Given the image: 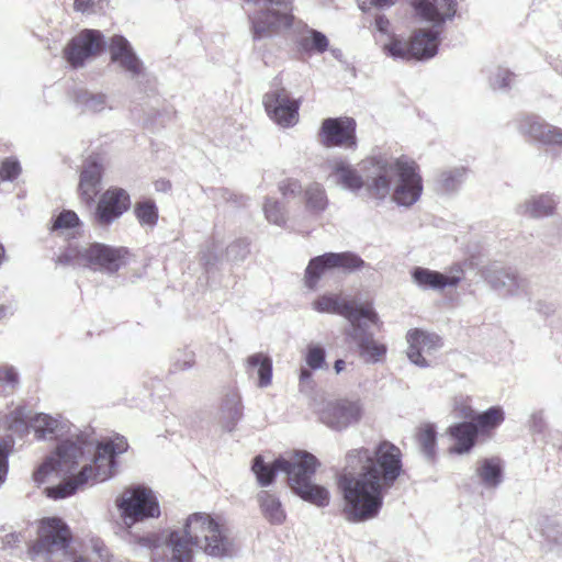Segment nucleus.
<instances>
[{
	"instance_id": "7c9ffc66",
	"label": "nucleus",
	"mask_w": 562,
	"mask_h": 562,
	"mask_svg": "<svg viewBox=\"0 0 562 562\" xmlns=\"http://www.w3.org/2000/svg\"><path fill=\"white\" fill-rule=\"evenodd\" d=\"M72 102L82 113H98L108 108V98L101 92H91L85 88L72 91Z\"/></svg>"
},
{
	"instance_id": "a211bd4d",
	"label": "nucleus",
	"mask_w": 562,
	"mask_h": 562,
	"mask_svg": "<svg viewBox=\"0 0 562 562\" xmlns=\"http://www.w3.org/2000/svg\"><path fill=\"white\" fill-rule=\"evenodd\" d=\"M371 156L361 162V171L363 176L359 173L348 161L342 158H334L327 161L329 169V176L335 179V182L342 189L350 192L357 193L362 188L368 191V175L370 173Z\"/></svg>"
},
{
	"instance_id": "603ef678",
	"label": "nucleus",
	"mask_w": 562,
	"mask_h": 562,
	"mask_svg": "<svg viewBox=\"0 0 562 562\" xmlns=\"http://www.w3.org/2000/svg\"><path fill=\"white\" fill-rule=\"evenodd\" d=\"M471 400L468 396H457L453 400V411L457 417L462 419H471L473 422L475 412L470 404Z\"/></svg>"
},
{
	"instance_id": "ea45409f",
	"label": "nucleus",
	"mask_w": 562,
	"mask_h": 562,
	"mask_svg": "<svg viewBox=\"0 0 562 562\" xmlns=\"http://www.w3.org/2000/svg\"><path fill=\"white\" fill-rule=\"evenodd\" d=\"M467 169L464 167H453L440 172L438 186L445 192H454L464 182Z\"/></svg>"
},
{
	"instance_id": "0e129e2a",
	"label": "nucleus",
	"mask_w": 562,
	"mask_h": 562,
	"mask_svg": "<svg viewBox=\"0 0 562 562\" xmlns=\"http://www.w3.org/2000/svg\"><path fill=\"white\" fill-rule=\"evenodd\" d=\"M535 310L543 316L553 315L555 312V305L552 302L539 300L535 303Z\"/></svg>"
},
{
	"instance_id": "ddd939ff",
	"label": "nucleus",
	"mask_w": 562,
	"mask_h": 562,
	"mask_svg": "<svg viewBox=\"0 0 562 562\" xmlns=\"http://www.w3.org/2000/svg\"><path fill=\"white\" fill-rule=\"evenodd\" d=\"M109 50L113 63L127 74L140 91H146L150 76L146 72L143 61L135 54L130 42L122 35L111 38Z\"/></svg>"
},
{
	"instance_id": "5fc2aeb1",
	"label": "nucleus",
	"mask_w": 562,
	"mask_h": 562,
	"mask_svg": "<svg viewBox=\"0 0 562 562\" xmlns=\"http://www.w3.org/2000/svg\"><path fill=\"white\" fill-rule=\"evenodd\" d=\"M89 548L98 557L100 562H110L112 555L103 540L100 538H91L89 540Z\"/></svg>"
},
{
	"instance_id": "9d476101",
	"label": "nucleus",
	"mask_w": 562,
	"mask_h": 562,
	"mask_svg": "<svg viewBox=\"0 0 562 562\" xmlns=\"http://www.w3.org/2000/svg\"><path fill=\"white\" fill-rule=\"evenodd\" d=\"M4 426L14 432L27 430V424L34 429L38 439H57L65 432L66 425L60 420L46 414L31 416V413L23 407H18L5 416Z\"/></svg>"
},
{
	"instance_id": "39448f33",
	"label": "nucleus",
	"mask_w": 562,
	"mask_h": 562,
	"mask_svg": "<svg viewBox=\"0 0 562 562\" xmlns=\"http://www.w3.org/2000/svg\"><path fill=\"white\" fill-rule=\"evenodd\" d=\"M70 530L60 518H44L37 539L27 547V555L38 562H72L77 555L70 549Z\"/></svg>"
},
{
	"instance_id": "2f4dec72",
	"label": "nucleus",
	"mask_w": 562,
	"mask_h": 562,
	"mask_svg": "<svg viewBox=\"0 0 562 562\" xmlns=\"http://www.w3.org/2000/svg\"><path fill=\"white\" fill-rule=\"evenodd\" d=\"M305 211L312 216L323 214L329 204L325 188L317 182L310 183L303 191Z\"/></svg>"
},
{
	"instance_id": "e2e57ef3",
	"label": "nucleus",
	"mask_w": 562,
	"mask_h": 562,
	"mask_svg": "<svg viewBox=\"0 0 562 562\" xmlns=\"http://www.w3.org/2000/svg\"><path fill=\"white\" fill-rule=\"evenodd\" d=\"M541 535L549 541L562 547V530L555 527H548L547 529H540Z\"/></svg>"
},
{
	"instance_id": "4d7b16f0",
	"label": "nucleus",
	"mask_w": 562,
	"mask_h": 562,
	"mask_svg": "<svg viewBox=\"0 0 562 562\" xmlns=\"http://www.w3.org/2000/svg\"><path fill=\"white\" fill-rule=\"evenodd\" d=\"M18 383V373L13 368L0 369V385L3 386V391H12Z\"/></svg>"
},
{
	"instance_id": "864d4df0",
	"label": "nucleus",
	"mask_w": 562,
	"mask_h": 562,
	"mask_svg": "<svg viewBox=\"0 0 562 562\" xmlns=\"http://www.w3.org/2000/svg\"><path fill=\"white\" fill-rule=\"evenodd\" d=\"M89 548L98 557L100 562H110L112 555L103 540L100 538H91L89 540Z\"/></svg>"
},
{
	"instance_id": "72a5a7b5",
	"label": "nucleus",
	"mask_w": 562,
	"mask_h": 562,
	"mask_svg": "<svg viewBox=\"0 0 562 562\" xmlns=\"http://www.w3.org/2000/svg\"><path fill=\"white\" fill-rule=\"evenodd\" d=\"M329 252L316 256L308 261L304 272L303 282L307 290L315 291L322 277L330 270H334L329 263Z\"/></svg>"
},
{
	"instance_id": "09e8293b",
	"label": "nucleus",
	"mask_w": 562,
	"mask_h": 562,
	"mask_svg": "<svg viewBox=\"0 0 562 562\" xmlns=\"http://www.w3.org/2000/svg\"><path fill=\"white\" fill-rule=\"evenodd\" d=\"M249 254V241L247 239H237L226 249L227 259L233 262L244 261Z\"/></svg>"
},
{
	"instance_id": "aec40b11",
	"label": "nucleus",
	"mask_w": 562,
	"mask_h": 562,
	"mask_svg": "<svg viewBox=\"0 0 562 562\" xmlns=\"http://www.w3.org/2000/svg\"><path fill=\"white\" fill-rule=\"evenodd\" d=\"M407 342L409 360L420 368L430 367L432 364L431 357L442 347L441 338L438 335L420 329L409 330Z\"/></svg>"
},
{
	"instance_id": "c9c22d12",
	"label": "nucleus",
	"mask_w": 562,
	"mask_h": 562,
	"mask_svg": "<svg viewBox=\"0 0 562 562\" xmlns=\"http://www.w3.org/2000/svg\"><path fill=\"white\" fill-rule=\"evenodd\" d=\"M555 201L552 195L541 194L532 196L519 206V213L528 214L531 217H546L553 214Z\"/></svg>"
},
{
	"instance_id": "4468645a",
	"label": "nucleus",
	"mask_w": 562,
	"mask_h": 562,
	"mask_svg": "<svg viewBox=\"0 0 562 562\" xmlns=\"http://www.w3.org/2000/svg\"><path fill=\"white\" fill-rule=\"evenodd\" d=\"M263 105L269 117L282 127H292L299 122L300 100L277 83L263 95Z\"/></svg>"
},
{
	"instance_id": "a878e982",
	"label": "nucleus",
	"mask_w": 562,
	"mask_h": 562,
	"mask_svg": "<svg viewBox=\"0 0 562 562\" xmlns=\"http://www.w3.org/2000/svg\"><path fill=\"white\" fill-rule=\"evenodd\" d=\"M252 38L260 41L272 36L281 29L292 26L293 15L290 13H280L276 10H261L250 15Z\"/></svg>"
},
{
	"instance_id": "dca6fc26",
	"label": "nucleus",
	"mask_w": 562,
	"mask_h": 562,
	"mask_svg": "<svg viewBox=\"0 0 562 562\" xmlns=\"http://www.w3.org/2000/svg\"><path fill=\"white\" fill-rule=\"evenodd\" d=\"M482 277L502 296L529 295V281L512 268L492 263L483 269Z\"/></svg>"
},
{
	"instance_id": "c756f323",
	"label": "nucleus",
	"mask_w": 562,
	"mask_h": 562,
	"mask_svg": "<svg viewBox=\"0 0 562 562\" xmlns=\"http://www.w3.org/2000/svg\"><path fill=\"white\" fill-rule=\"evenodd\" d=\"M243 416V405L237 392H229L225 395L220 407L218 419L222 428L232 431Z\"/></svg>"
},
{
	"instance_id": "69168bd1",
	"label": "nucleus",
	"mask_w": 562,
	"mask_h": 562,
	"mask_svg": "<svg viewBox=\"0 0 562 562\" xmlns=\"http://www.w3.org/2000/svg\"><path fill=\"white\" fill-rule=\"evenodd\" d=\"M312 372L307 368L300 370V390L306 391L313 387Z\"/></svg>"
},
{
	"instance_id": "2eb2a0df",
	"label": "nucleus",
	"mask_w": 562,
	"mask_h": 562,
	"mask_svg": "<svg viewBox=\"0 0 562 562\" xmlns=\"http://www.w3.org/2000/svg\"><path fill=\"white\" fill-rule=\"evenodd\" d=\"M357 122L349 116L328 117L322 122L319 142L325 147H341L355 150L358 146Z\"/></svg>"
},
{
	"instance_id": "b1692460",
	"label": "nucleus",
	"mask_w": 562,
	"mask_h": 562,
	"mask_svg": "<svg viewBox=\"0 0 562 562\" xmlns=\"http://www.w3.org/2000/svg\"><path fill=\"white\" fill-rule=\"evenodd\" d=\"M520 134L544 145L562 146V130L548 124L540 116L526 114L517 120Z\"/></svg>"
},
{
	"instance_id": "9b49d317",
	"label": "nucleus",
	"mask_w": 562,
	"mask_h": 562,
	"mask_svg": "<svg viewBox=\"0 0 562 562\" xmlns=\"http://www.w3.org/2000/svg\"><path fill=\"white\" fill-rule=\"evenodd\" d=\"M438 46L439 32L423 29L414 32L408 43L395 40L384 48L393 58L426 60L437 54Z\"/></svg>"
},
{
	"instance_id": "58836bf2",
	"label": "nucleus",
	"mask_w": 562,
	"mask_h": 562,
	"mask_svg": "<svg viewBox=\"0 0 562 562\" xmlns=\"http://www.w3.org/2000/svg\"><path fill=\"white\" fill-rule=\"evenodd\" d=\"M477 474L487 487H496L502 482V465L498 459H484Z\"/></svg>"
},
{
	"instance_id": "473e14b6",
	"label": "nucleus",
	"mask_w": 562,
	"mask_h": 562,
	"mask_svg": "<svg viewBox=\"0 0 562 562\" xmlns=\"http://www.w3.org/2000/svg\"><path fill=\"white\" fill-rule=\"evenodd\" d=\"M246 371L249 375H258V386L267 387L272 380V361L263 353H254L247 358Z\"/></svg>"
},
{
	"instance_id": "f03ea898",
	"label": "nucleus",
	"mask_w": 562,
	"mask_h": 562,
	"mask_svg": "<svg viewBox=\"0 0 562 562\" xmlns=\"http://www.w3.org/2000/svg\"><path fill=\"white\" fill-rule=\"evenodd\" d=\"M128 448L127 440L123 436L94 443L88 440L83 434L71 435L63 440L56 451L34 472L36 483L44 482L47 474L58 472L70 473L79 463L91 458V462L82 467L76 476H71L56 486L46 488L47 496L54 499L74 495L80 487L88 483L104 482L111 479L117 467L116 457Z\"/></svg>"
},
{
	"instance_id": "774afa93",
	"label": "nucleus",
	"mask_w": 562,
	"mask_h": 562,
	"mask_svg": "<svg viewBox=\"0 0 562 562\" xmlns=\"http://www.w3.org/2000/svg\"><path fill=\"white\" fill-rule=\"evenodd\" d=\"M97 0H75V10L81 13L93 12Z\"/></svg>"
},
{
	"instance_id": "a19ab883",
	"label": "nucleus",
	"mask_w": 562,
	"mask_h": 562,
	"mask_svg": "<svg viewBox=\"0 0 562 562\" xmlns=\"http://www.w3.org/2000/svg\"><path fill=\"white\" fill-rule=\"evenodd\" d=\"M134 214L142 226L153 228L157 225L159 215L154 200L137 202L134 207Z\"/></svg>"
},
{
	"instance_id": "4c0bfd02",
	"label": "nucleus",
	"mask_w": 562,
	"mask_h": 562,
	"mask_svg": "<svg viewBox=\"0 0 562 562\" xmlns=\"http://www.w3.org/2000/svg\"><path fill=\"white\" fill-rule=\"evenodd\" d=\"M505 419L504 411L501 406H492L481 414H476L473 424L477 427V432H486L497 428Z\"/></svg>"
},
{
	"instance_id": "338daca9",
	"label": "nucleus",
	"mask_w": 562,
	"mask_h": 562,
	"mask_svg": "<svg viewBox=\"0 0 562 562\" xmlns=\"http://www.w3.org/2000/svg\"><path fill=\"white\" fill-rule=\"evenodd\" d=\"M137 543L142 547L153 549L157 548L159 544V538L155 533H149L146 536H142L137 538Z\"/></svg>"
},
{
	"instance_id": "6e6d98bb",
	"label": "nucleus",
	"mask_w": 562,
	"mask_h": 562,
	"mask_svg": "<svg viewBox=\"0 0 562 562\" xmlns=\"http://www.w3.org/2000/svg\"><path fill=\"white\" fill-rule=\"evenodd\" d=\"M279 191L283 196H296L302 192V186L299 180L289 178L279 183Z\"/></svg>"
},
{
	"instance_id": "1a4fd4ad",
	"label": "nucleus",
	"mask_w": 562,
	"mask_h": 562,
	"mask_svg": "<svg viewBox=\"0 0 562 562\" xmlns=\"http://www.w3.org/2000/svg\"><path fill=\"white\" fill-rule=\"evenodd\" d=\"M312 307L318 313L337 314L345 317L352 327L360 319H368L373 325L379 323V316L370 303L358 304L347 300L340 293H325L316 297Z\"/></svg>"
},
{
	"instance_id": "4be33fe9",
	"label": "nucleus",
	"mask_w": 562,
	"mask_h": 562,
	"mask_svg": "<svg viewBox=\"0 0 562 562\" xmlns=\"http://www.w3.org/2000/svg\"><path fill=\"white\" fill-rule=\"evenodd\" d=\"M304 451H294L289 456H280L271 464L265 462L261 456H257L252 460L251 471L255 473L256 479L260 486H268L273 483L276 474L283 472L288 476L289 484L291 483L290 471H296V467H292L291 462H296V458H302Z\"/></svg>"
},
{
	"instance_id": "f8f14e48",
	"label": "nucleus",
	"mask_w": 562,
	"mask_h": 562,
	"mask_svg": "<svg viewBox=\"0 0 562 562\" xmlns=\"http://www.w3.org/2000/svg\"><path fill=\"white\" fill-rule=\"evenodd\" d=\"M316 413L328 428L342 431L360 422L363 406L360 401L330 400L323 402Z\"/></svg>"
},
{
	"instance_id": "5701e85b",
	"label": "nucleus",
	"mask_w": 562,
	"mask_h": 562,
	"mask_svg": "<svg viewBox=\"0 0 562 562\" xmlns=\"http://www.w3.org/2000/svg\"><path fill=\"white\" fill-rule=\"evenodd\" d=\"M520 134L544 145L562 146V130L548 124L540 116L526 114L517 120Z\"/></svg>"
},
{
	"instance_id": "cd10ccee",
	"label": "nucleus",
	"mask_w": 562,
	"mask_h": 562,
	"mask_svg": "<svg viewBox=\"0 0 562 562\" xmlns=\"http://www.w3.org/2000/svg\"><path fill=\"white\" fill-rule=\"evenodd\" d=\"M462 274L463 270L460 266H456L450 276L424 267H415L412 270L413 282L422 290L441 291L447 286H457L462 279Z\"/></svg>"
},
{
	"instance_id": "c85d7f7f",
	"label": "nucleus",
	"mask_w": 562,
	"mask_h": 562,
	"mask_svg": "<svg viewBox=\"0 0 562 562\" xmlns=\"http://www.w3.org/2000/svg\"><path fill=\"white\" fill-rule=\"evenodd\" d=\"M450 436L454 439V445L449 449L451 453H468L475 445L477 438V427L471 422H462L449 428Z\"/></svg>"
},
{
	"instance_id": "f704fd0d",
	"label": "nucleus",
	"mask_w": 562,
	"mask_h": 562,
	"mask_svg": "<svg viewBox=\"0 0 562 562\" xmlns=\"http://www.w3.org/2000/svg\"><path fill=\"white\" fill-rule=\"evenodd\" d=\"M260 510L263 517L273 525H281L285 520V513L280 499L268 491H261L257 495Z\"/></svg>"
},
{
	"instance_id": "f257e3e1",
	"label": "nucleus",
	"mask_w": 562,
	"mask_h": 562,
	"mask_svg": "<svg viewBox=\"0 0 562 562\" xmlns=\"http://www.w3.org/2000/svg\"><path fill=\"white\" fill-rule=\"evenodd\" d=\"M402 471V452L387 440L379 442L373 449L360 447L347 451L345 465L337 477L345 519L359 524L376 518L383 506L384 494Z\"/></svg>"
},
{
	"instance_id": "79ce46f5",
	"label": "nucleus",
	"mask_w": 562,
	"mask_h": 562,
	"mask_svg": "<svg viewBox=\"0 0 562 562\" xmlns=\"http://www.w3.org/2000/svg\"><path fill=\"white\" fill-rule=\"evenodd\" d=\"M417 440L424 456L428 460H431L436 454L437 431L435 425L426 424L420 427L417 435Z\"/></svg>"
},
{
	"instance_id": "e433bc0d",
	"label": "nucleus",
	"mask_w": 562,
	"mask_h": 562,
	"mask_svg": "<svg viewBox=\"0 0 562 562\" xmlns=\"http://www.w3.org/2000/svg\"><path fill=\"white\" fill-rule=\"evenodd\" d=\"M328 259L334 269H338L344 273H352L366 267L364 260L351 251L329 252Z\"/></svg>"
},
{
	"instance_id": "bb28decb",
	"label": "nucleus",
	"mask_w": 562,
	"mask_h": 562,
	"mask_svg": "<svg viewBox=\"0 0 562 562\" xmlns=\"http://www.w3.org/2000/svg\"><path fill=\"white\" fill-rule=\"evenodd\" d=\"M102 175V158L99 155L89 156L83 162L78 186L82 201L89 205L100 192Z\"/></svg>"
},
{
	"instance_id": "0eeeda50",
	"label": "nucleus",
	"mask_w": 562,
	"mask_h": 562,
	"mask_svg": "<svg viewBox=\"0 0 562 562\" xmlns=\"http://www.w3.org/2000/svg\"><path fill=\"white\" fill-rule=\"evenodd\" d=\"M122 524L132 528L135 524L160 516V506L154 491L136 485L126 487L115 499Z\"/></svg>"
},
{
	"instance_id": "8fccbe9b",
	"label": "nucleus",
	"mask_w": 562,
	"mask_h": 562,
	"mask_svg": "<svg viewBox=\"0 0 562 562\" xmlns=\"http://www.w3.org/2000/svg\"><path fill=\"white\" fill-rule=\"evenodd\" d=\"M195 361L194 352L191 350H178L172 358V371H184L193 367Z\"/></svg>"
},
{
	"instance_id": "bf43d9fd",
	"label": "nucleus",
	"mask_w": 562,
	"mask_h": 562,
	"mask_svg": "<svg viewBox=\"0 0 562 562\" xmlns=\"http://www.w3.org/2000/svg\"><path fill=\"white\" fill-rule=\"evenodd\" d=\"M359 8L367 12L371 10L372 8L376 9H387L395 4L396 0H357Z\"/></svg>"
},
{
	"instance_id": "423d86ee",
	"label": "nucleus",
	"mask_w": 562,
	"mask_h": 562,
	"mask_svg": "<svg viewBox=\"0 0 562 562\" xmlns=\"http://www.w3.org/2000/svg\"><path fill=\"white\" fill-rule=\"evenodd\" d=\"M125 250L101 243L79 245L69 243L57 257L56 262L63 266H79L94 271L115 273L124 265Z\"/></svg>"
},
{
	"instance_id": "a18cd8bd",
	"label": "nucleus",
	"mask_w": 562,
	"mask_h": 562,
	"mask_svg": "<svg viewBox=\"0 0 562 562\" xmlns=\"http://www.w3.org/2000/svg\"><path fill=\"white\" fill-rule=\"evenodd\" d=\"M80 224L81 222L76 212L65 210L55 217L52 229L64 233L66 231L78 229Z\"/></svg>"
},
{
	"instance_id": "680f3d73",
	"label": "nucleus",
	"mask_w": 562,
	"mask_h": 562,
	"mask_svg": "<svg viewBox=\"0 0 562 562\" xmlns=\"http://www.w3.org/2000/svg\"><path fill=\"white\" fill-rule=\"evenodd\" d=\"M8 446L0 440V485L5 481L8 473Z\"/></svg>"
},
{
	"instance_id": "393cba45",
	"label": "nucleus",
	"mask_w": 562,
	"mask_h": 562,
	"mask_svg": "<svg viewBox=\"0 0 562 562\" xmlns=\"http://www.w3.org/2000/svg\"><path fill=\"white\" fill-rule=\"evenodd\" d=\"M416 16L422 21L441 26L457 13V0H409Z\"/></svg>"
},
{
	"instance_id": "6ab92c4d",
	"label": "nucleus",
	"mask_w": 562,
	"mask_h": 562,
	"mask_svg": "<svg viewBox=\"0 0 562 562\" xmlns=\"http://www.w3.org/2000/svg\"><path fill=\"white\" fill-rule=\"evenodd\" d=\"M131 206V198L122 188H110L99 199L94 221L100 226H109L119 220Z\"/></svg>"
},
{
	"instance_id": "49530a36",
	"label": "nucleus",
	"mask_w": 562,
	"mask_h": 562,
	"mask_svg": "<svg viewBox=\"0 0 562 562\" xmlns=\"http://www.w3.org/2000/svg\"><path fill=\"white\" fill-rule=\"evenodd\" d=\"M301 46L304 50H315L317 53H324L328 48V40L325 34L319 31H310V36L304 37L301 42Z\"/></svg>"
},
{
	"instance_id": "052dcab7",
	"label": "nucleus",
	"mask_w": 562,
	"mask_h": 562,
	"mask_svg": "<svg viewBox=\"0 0 562 562\" xmlns=\"http://www.w3.org/2000/svg\"><path fill=\"white\" fill-rule=\"evenodd\" d=\"M27 537L23 532H10L2 539L3 548L18 549L21 543H26Z\"/></svg>"
},
{
	"instance_id": "20e7f679",
	"label": "nucleus",
	"mask_w": 562,
	"mask_h": 562,
	"mask_svg": "<svg viewBox=\"0 0 562 562\" xmlns=\"http://www.w3.org/2000/svg\"><path fill=\"white\" fill-rule=\"evenodd\" d=\"M166 546L170 562H193V548L218 559L231 555L233 551V541L224 520L206 513L189 515L182 530L169 532Z\"/></svg>"
},
{
	"instance_id": "de8ad7c7",
	"label": "nucleus",
	"mask_w": 562,
	"mask_h": 562,
	"mask_svg": "<svg viewBox=\"0 0 562 562\" xmlns=\"http://www.w3.org/2000/svg\"><path fill=\"white\" fill-rule=\"evenodd\" d=\"M325 349L319 345L311 344L307 346L305 362L312 370L322 369L325 364Z\"/></svg>"
},
{
	"instance_id": "412c9836",
	"label": "nucleus",
	"mask_w": 562,
	"mask_h": 562,
	"mask_svg": "<svg viewBox=\"0 0 562 562\" xmlns=\"http://www.w3.org/2000/svg\"><path fill=\"white\" fill-rule=\"evenodd\" d=\"M369 324L372 323L368 319L358 321L347 330V336L358 346L360 357L367 363H376L384 358L387 349L373 338Z\"/></svg>"
},
{
	"instance_id": "6e6552de",
	"label": "nucleus",
	"mask_w": 562,
	"mask_h": 562,
	"mask_svg": "<svg viewBox=\"0 0 562 562\" xmlns=\"http://www.w3.org/2000/svg\"><path fill=\"white\" fill-rule=\"evenodd\" d=\"M296 462H291L292 467H296V471H290L292 473L290 487L304 501L318 507L327 506L330 499L328 490L312 483V476L319 464L316 457L304 451L302 458H296Z\"/></svg>"
},
{
	"instance_id": "7ed1b4c3",
	"label": "nucleus",
	"mask_w": 562,
	"mask_h": 562,
	"mask_svg": "<svg viewBox=\"0 0 562 562\" xmlns=\"http://www.w3.org/2000/svg\"><path fill=\"white\" fill-rule=\"evenodd\" d=\"M368 175V193L379 200L391 201L398 206L411 207L419 201L424 184L419 166L407 156L393 157L387 153L371 156Z\"/></svg>"
},
{
	"instance_id": "c03bdc74",
	"label": "nucleus",
	"mask_w": 562,
	"mask_h": 562,
	"mask_svg": "<svg viewBox=\"0 0 562 562\" xmlns=\"http://www.w3.org/2000/svg\"><path fill=\"white\" fill-rule=\"evenodd\" d=\"M263 212L266 218L274 225L283 226L286 223L284 206L274 199H266Z\"/></svg>"
},
{
	"instance_id": "3c124183",
	"label": "nucleus",
	"mask_w": 562,
	"mask_h": 562,
	"mask_svg": "<svg viewBox=\"0 0 562 562\" xmlns=\"http://www.w3.org/2000/svg\"><path fill=\"white\" fill-rule=\"evenodd\" d=\"M21 173V165L18 159L5 158L0 166V180L14 181Z\"/></svg>"
},
{
	"instance_id": "13d9d810",
	"label": "nucleus",
	"mask_w": 562,
	"mask_h": 562,
	"mask_svg": "<svg viewBox=\"0 0 562 562\" xmlns=\"http://www.w3.org/2000/svg\"><path fill=\"white\" fill-rule=\"evenodd\" d=\"M529 429L533 434H543L547 428V423L542 411L533 412L529 418Z\"/></svg>"
},
{
	"instance_id": "37998d69",
	"label": "nucleus",
	"mask_w": 562,
	"mask_h": 562,
	"mask_svg": "<svg viewBox=\"0 0 562 562\" xmlns=\"http://www.w3.org/2000/svg\"><path fill=\"white\" fill-rule=\"evenodd\" d=\"M515 80V75L508 69L496 67L488 77L493 90L507 91Z\"/></svg>"
},
{
	"instance_id": "f3484780",
	"label": "nucleus",
	"mask_w": 562,
	"mask_h": 562,
	"mask_svg": "<svg viewBox=\"0 0 562 562\" xmlns=\"http://www.w3.org/2000/svg\"><path fill=\"white\" fill-rule=\"evenodd\" d=\"M105 47L103 34L98 30H83L65 47L64 57L74 67H82L87 59L101 53Z\"/></svg>"
}]
</instances>
